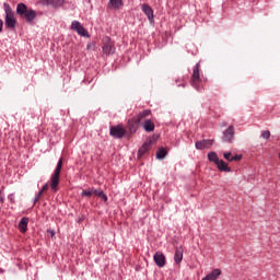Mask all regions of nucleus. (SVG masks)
I'll return each instance as SVG.
<instances>
[{
	"label": "nucleus",
	"instance_id": "4468645a",
	"mask_svg": "<svg viewBox=\"0 0 280 280\" xmlns=\"http://www.w3.org/2000/svg\"><path fill=\"white\" fill-rule=\"evenodd\" d=\"M223 158L225 161H229V163H233V161H242V155H233L231 152H224Z\"/></svg>",
	"mask_w": 280,
	"mask_h": 280
},
{
	"label": "nucleus",
	"instance_id": "f257e3e1",
	"mask_svg": "<svg viewBox=\"0 0 280 280\" xmlns=\"http://www.w3.org/2000/svg\"><path fill=\"white\" fill-rule=\"evenodd\" d=\"M152 115V112L150 109H144L140 112L136 117L128 120L127 124V130L130 132V135H135L137 130H139V124L145 119V117H150Z\"/></svg>",
	"mask_w": 280,
	"mask_h": 280
},
{
	"label": "nucleus",
	"instance_id": "393cba45",
	"mask_svg": "<svg viewBox=\"0 0 280 280\" xmlns=\"http://www.w3.org/2000/svg\"><path fill=\"white\" fill-rule=\"evenodd\" d=\"M47 3H49L50 5H61L62 4V0H45Z\"/></svg>",
	"mask_w": 280,
	"mask_h": 280
},
{
	"label": "nucleus",
	"instance_id": "2f4dec72",
	"mask_svg": "<svg viewBox=\"0 0 280 280\" xmlns=\"http://www.w3.org/2000/svg\"><path fill=\"white\" fill-rule=\"evenodd\" d=\"M208 160L211 161V152H208Z\"/></svg>",
	"mask_w": 280,
	"mask_h": 280
},
{
	"label": "nucleus",
	"instance_id": "39448f33",
	"mask_svg": "<svg viewBox=\"0 0 280 280\" xmlns=\"http://www.w3.org/2000/svg\"><path fill=\"white\" fill-rule=\"evenodd\" d=\"M102 49L105 56H112L115 54V42L110 37L106 36L102 39Z\"/></svg>",
	"mask_w": 280,
	"mask_h": 280
},
{
	"label": "nucleus",
	"instance_id": "473e14b6",
	"mask_svg": "<svg viewBox=\"0 0 280 280\" xmlns=\"http://www.w3.org/2000/svg\"><path fill=\"white\" fill-rule=\"evenodd\" d=\"M0 202H3V196L0 195Z\"/></svg>",
	"mask_w": 280,
	"mask_h": 280
},
{
	"label": "nucleus",
	"instance_id": "9d476101",
	"mask_svg": "<svg viewBox=\"0 0 280 280\" xmlns=\"http://www.w3.org/2000/svg\"><path fill=\"white\" fill-rule=\"evenodd\" d=\"M142 12L148 16L150 23H154V10L149 4L143 3L141 5Z\"/></svg>",
	"mask_w": 280,
	"mask_h": 280
},
{
	"label": "nucleus",
	"instance_id": "2eb2a0df",
	"mask_svg": "<svg viewBox=\"0 0 280 280\" xmlns=\"http://www.w3.org/2000/svg\"><path fill=\"white\" fill-rule=\"evenodd\" d=\"M30 223V219L28 218H22L20 223H19V230L21 231V233H26L27 232V224Z\"/></svg>",
	"mask_w": 280,
	"mask_h": 280
},
{
	"label": "nucleus",
	"instance_id": "bb28decb",
	"mask_svg": "<svg viewBox=\"0 0 280 280\" xmlns=\"http://www.w3.org/2000/svg\"><path fill=\"white\" fill-rule=\"evenodd\" d=\"M43 194H44L43 190H39V192L35 197V202H38V200H40V196H43Z\"/></svg>",
	"mask_w": 280,
	"mask_h": 280
},
{
	"label": "nucleus",
	"instance_id": "c85d7f7f",
	"mask_svg": "<svg viewBox=\"0 0 280 280\" xmlns=\"http://www.w3.org/2000/svg\"><path fill=\"white\" fill-rule=\"evenodd\" d=\"M47 233L48 235H50V237H54L56 235V232L52 230H48Z\"/></svg>",
	"mask_w": 280,
	"mask_h": 280
},
{
	"label": "nucleus",
	"instance_id": "412c9836",
	"mask_svg": "<svg viewBox=\"0 0 280 280\" xmlns=\"http://www.w3.org/2000/svg\"><path fill=\"white\" fill-rule=\"evenodd\" d=\"M149 150H150V143L145 142V143L142 144V147L139 149L138 155H139V156H143V154H145V152H148Z\"/></svg>",
	"mask_w": 280,
	"mask_h": 280
},
{
	"label": "nucleus",
	"instance_id": "a878e982",
	"mask_svg": "<svg viewBox=\"0 0 280 280\" xmlns=\"http://www.w3.org/2000/svg\"><path fill=\"white\" fill-rule=\"evenodd\" d=\"M261 137L262 139H270V131L269 130L262 131Z\"/></svg>",
	"mask_w": 280,
	"mask_h": 280
},
{
	"label": "nucleus",
	"instance_id": "6ab92c4d",
	"mask_svg": "<svg viewBox=\"0 0 280 280\" xmlns=\"http://www.w3.org/2000/svg\"><path fill=\"white\" fill-rule=\"evenodd\" d=\"M27 5H25L24 3H19L16 7V14H19L20 16L23 18V15L26 14L27 12Z\"/></svg>",
	"mask_w": 280,
	"mask_h": 280
},
{
	"label": "nucleus",
	"instance_id": "f03ea898",
	"mask_svg": "<svg viewBox=\"0 0 280 280\" xmlns=\"http://www.w3.org/2000/svg\"><path fill=\"white\" fill-rule=\"evenodd\" d=\"M205 77L200 75V63H197L192 68V74L190 78V84L196 89L197 91H200L201 89H205Z\"/></svg>",
	"mask_w": 280,
	"mask_h": 280
},
{
	"label": "nucleus",
	"instance_id": "dca6fc26",
	"mask_svg": "<svg viewBox=\"0 0 280 280\" xmlns=\"http://www.w3.org/2000/svg\"><path fill=\"white\" fill-rule=\"evenodd\" d=\"M145 132H154V122L151 119H147L144 120V122L142 124Z\"/></svg>",
	"mask_w": 280,
	"mask_h": 280
},
{
	"label": "nucleus",
	"instance_id": "423d86ee",
	"mask_svg": "<svg viewBox=\"0 0 280 280\" xmlns=\"http://www.w3.org/2000/svg\"><path fill=\"white\" fill-rule=\"evenodd\" d=\"M211 161L217 165L219 172H231V166H229V163L224 162V160H220L215 152H211Z\"/></svg>",
	"mask_w": 280,
	"mask_h": 280
},
{
	"label": "nucleus",
	"instance_id": "1a4fd4ad",
	"mask_svg": "<svg viewBox=\"0 0 280 280\" xmlns=\"http://www.w3.org/2000/svg\"><path fill=\"white\" fill-rule=\"evenodd\" d=\"M71 30H73V32H77L79 36L89 37V32L86 31V28H84V26H82L79 21H73L71 23Z\"/></svg>",
	"mask_w": 280,
	"mask_h": 280
},
{
	"label": "nucleus",
	"instance_id": "5701e85b",
	"mask_svg": "<svg viewBox=\"0 0 280 280\" xmlns=\"http://www.w3.org/2000/svg\"><path fill=\"white\" fill-rule=\"evenodd\" d=\"M167 156V151L165 149L161 148L156 152V159H165Z\"/></svg>",
	"mask_w": 280,
	"mask_h": 280
},
{
	"label": "nucleus",
	"instance_id": "a211bd4d",
	"mask_svg": "<svg viewBox=\"0 0 280 280\" xmlns=\"http://www.w3.org/2000/svg\"><path fill=\"white\" fill-rule=\"evenodd\" d=\"M22 18L25 19V21H26L27 23H32V21H34V19H36V11H34V10H28V11L26 12V14H24Z\"/></svg>",
	"mask_w": 280,
	"mask_h": 280
},
{
	"label": "nucleus",
	"instance_id": "20e7f679",
	"mask_svg": "<svg viewBox=\"0 0 280 280\" xmlns=\"http://www.w3.org/2000/svg\"><path fill=\"white\" fill-rule=\"evenodd\" d=\"M60 172H62V158L58 161L56 170L50 177V188L52 191H58V185H60Z\"/></svg>",
	"mask_w": 280,
	"mask_h": 280
},
{
	"label": "nucleus",
	"instance_id": "9b49d317",
	"mask_svg": "<svg viewBox=\"0 0 280 280\" xmlns=\"http://www.w3.org/2000/svg\"><path fill=\"white\" fill-rule=\"evenodd\" d=\"M153 259L159 268L165 267V255L162 252H156L153 256Z\"/></svg>",
	"mask_w": 280,
	"mask_h": 280
},
{
	"label": "nucleus",
	"instance_id": "b1692460",
	"mask_svg": "<svg viewBox=\"0 0 280 280\" xmlns=\"http://www.w3.org/2000/svg\"><path fill=\"white\" fill-rule=\"evenodd\" d=\"M94 190L95 189H91V190H89V189H86V190H83L82 192H81V196H82V198H91V196H94Z\"/></svg>",
	"mask_w": 280,
	"mask_h": 280
},
{
	"label": "nucleus",
	"instance_id": "4be33fe9",
	"mask_svg": "<svg viewBox=\"0 0 280 280\" xmlns=\"http://www.w3.org/2000/svg\"><path fill=\"white\" fill-rule=\"evenodd\" d=\"M222 275V270L220 269H212L211 271V280H217Z\"/></svg>",
	"mask_w": 280,
	"mask_h": 280
},
{
	"label": "nucleus",
	"instance_id": "0eeeda50",
	"mask_svg": "<svg viewBox=\"0 0 280 280\" xmlns=\"http://www.w3.org/2000/svg\"><path fill=\"white\" fill-rule=\"evenodd\" d=\"M234 140H235V127L231 125L228 127V129L223 131L222 141L224 143H233Z\"/></svg>",
	"mask_w": 280,
	"mask_h": 280
},
{
	"label": "nucleus",
	"instance_id": "c756f323",
	"mask_svg": "<svg viewBox=\"0 0 280 280\" xmlns=\"http://www.w3.org/2000/svg\"><path fill=\"white\" fill-rule=\"evenodd\" d=\"M0 32H3V20H0Z\"/></svg>",
	"mask_w": 280,
	"mask_h": 280
},
{
	"label": "nucleus",
	"instance_id": "ddd939ff",
	"mask_svg": "<svg viewBox=\"0 0 280 280\" xmlns=\"http://www.w3.org/2000/svg\"><path fill=\"white\" fill-rule=\"evenodd\" d=\"M124 5V1L121 0H109L107 8L109 10H119Z\"/></svg>",
	"mask_w": 280,
	"mask_h": 280
},
{
	"label": "nucleus",
	"instance_id": "aec40b11",
	"mask_svg": "<svg viewBox=\"0 0 280 280\" xmlns=\"http://www.w3.org/2000/svg\"><path fill=\"white\" fill-rule=\"evenodd\" d=\"M94 196H97L101 200H104V202L108 201V196H106L102 190L94 189Z\"/></svg>",
	"mask_w": 280,
	"mask_h": 280
},
{
	"label": "nucleus",
	"instance_id": "f8f14e48",
	"mask_svg": "<svg viewBox=\"0 0 280 280\" xmlns=\"http://www.w3.org/2000/svg\"><path fill=\"white\" fill-rule=\"evenodd\" d=\"M197 150H209L211 148V140H201L196 142Z\"/></svg>",
	"mask_w": 280,
	"mask_h": 280
},
{
	"label": "nucleus",
	"instance_id": "6e6552de",
	"mask_svg": "<svg viewBox=\"0 0 280 280\" xmlns=\"http://www.w3.org/2000/svg\"><path fill=\"white\" fill-rule=\"evenodd\" d=\"M109 135L115 139H122L126 136V130L121 125L113 126L110 127Z\"/></svg>",
	"mask_w": 280,
	"mask_h": 280
},
{
	"label": "nucleus",
	"instance_id": "f3484780",
	"mask_svg": "<svg viewBox=\"0 0 280 280\" xmlns=\"http://www.w3.org/2000/svg\"><path fill=\"white\" fill-rule=\"evenodd\" d=\"M183 253H184L183 247H177L175 249V255H174L175 264H180V261H183Z\"/></svg>",
	"mask_w": 280,
	"mask_h": 280
},
{
	"label": "nucleus",
	"instance_id": "7c9ffc66",
	"mask_svg": "<svg viewBox=\"0 0 280 280\" xmlns=\"http://www.w3.org/2000/svg\"><path fill=\"white\" fill-rule=\"evenodd\" d=\"M202 280H211V273L207 275Z\"/></svg>",
	"mask_w": 280,
	"mask_h": 280
},
{
	"label": "nucleus",
	"instance_id": "7ed1b4c3",
	"mask_svg": "<svg viewBox=\"0 0 280 280\" xmlns=\"http://www.w3.org/2000/svg\"><path fill=\"white\" fill-rule=\"evenodd\" d=\"M4 25L7 30H14L16 27V16L14 15V11L10 8L9 4H4Z\"/></svg>",
	"mask_w": 280,
	"mask_h": 280
},
{
	"label": "nucleus",
	"instance_id": "cd10ccee",
	"mask_svg": "<svg viewBox=\"0 0 280 280\" xmlns=\"http://www.w3.org/2000/svg\"><path fill=\"white\" fill-rule=\"evenodd\" d=\"M47 189H49V185H48V184H45V185L42 187L40 191H43V192L45 194V191H47Z\"/></svg>",
	"mask_w": 280,
	"mask_h": 280
}]
</instances>
